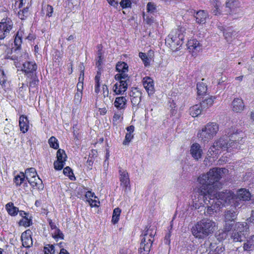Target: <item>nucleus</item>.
I'll return each mask as SVG.
<instances>
[{"instance_id":"c9c22d12","label":"nucleus","mask_w":254,"mask_h":254,"mask_svg":"<svg viewBox=\"0 0 254 254\" xmlns=\"http://www.w3.org/2000/svg\"><path fill=\"white\" fill-rule=\"evenodd\" d=\"M236 34L235 32L233 31L231 28H228L227 30L224 32V36L227 41H231L232 38L234 37Z\"/></svg>"},{"instance_id":"052dcab7","label":"nucleus","mask_w":254,"mask_h":254,"mask_svg":"<svg viewBox=\"0 0 254 254\" xmlns=\"http://www.w3.org/2000/svg\"><path fill=\"white\" fill-rule=\"evenodd\" d=\"M53 12V7L50 5H48L47 6V15L49 17H51Z\"/></svg>"},{"instance_id":"58836bf2","label":"nucleus","mask_w":254,"mask_h":254,"mask_svg":"<svg viewBox=\"0 0 254 254\" xmlns=\"http://www.w3.org/2000/svg\"><path fill=\"white\" fill-rule=\"evenodd\" d=\"M139 57L142 60L145 66H149L150 63V59L148 58L146 55L142 52L139 53Z\"/></svg>"},{"instance_id":"0e129e2a","label":"nucleus","mask_w":254,"mask_h":254,"mask_svg":"<svg viewBox=\"0 0 254 254\" xmlns=\"http://www.w3.org/2000/svg\"><path fill=\"white\" fill-rule=\"evenodd\" d=\"M127 133L132 134L134 130V127L133 126H130L127 128Z\"/></svg>"},{"instance_id":"4d7b16f0","label":"nucleus","mask_w":254,"mask_h":254,"mask_svg":"<svg viewBox=\"0 0 254 254\" xmlns=\"http://www.w3.org/2000/svg\"><path fill=\"white\" fill-rule=\"evenodd\" d=\"M82 96V92H77L74 96V101L76 103H80Z\"/></svg>"},{"instance_id":"b1692460","label":"nucleus","mask_w":254,"mask_h":254,"mask_svg":"<svg viewBox=\"0 0 254 254\" xmlns=\"http://www.w3.org/2000/svg\"><path fill=\"white\" fill-rule=\"evenodd\" d=\"M101 71H97V74L94 78L95 80V86H94V91L96 94H99L100 92H101V83H100V78L101 76Z\"/></svg>"},{"instance_id":"412c9836","label":"nucleus","mask_w":254,"mask_h":254,"mask_svg":"<svg viewBox=\"0 0 254 254\" xmlns=\"http://www.w3.org/2000/svg\"><path fill=\"white\" fill-rule=\"evenodd\" d=\"M244 251H251L254 249V235L248 237L243 244Z\"/></svg>"},{"instance_id":"72a5a7b5","label":"nucleus","mask_w":254,"mask_h":254,"mask_svg":"<svg viewBox=\"0 0 254 254\" xmlns=\"http://www.w3.org/2000/svg\"><path fill=\"white\" fill-rule=\"evenodd\" d=\"M197 93L199 95H202L204 94L207 91V86L202 82H198L197 84Z\"/></svg>"},{"instance_id":"2f4dec72","label":"nucleus","mask_w":254,"mask_h":254,"mask_svg":"<svg viewBox=\"0 0 254 254\" xmlns=\"http://www.w3.org/2000/svg\"><path fill=\"white\" fill-rule=\"evenodd\" d=\"M22 34L23 32L22 31H18L15 36L14 43L15 46H16L17 47V49H18L21 46L22 43Z\"/></svg>"},{"instance_id":"774afa93","label":"nucleus","mask_w":254,"mask_h":254,"mask_svg":"<svg viewBox=\"0 0 254 254\" xmlns=\"http://www.w3.org/2000/svg\"><path fill=\"white\" fill-rule=\"evenodd\" d=\"M121 253V254H132V252L129 249H123Z\"/></svg>"},{"instance_id":"e433bc0d","label":"nucleus","mask_w":254,"mask_h":254,"mask_svg":"<svg viewBox=\"0 0 254 254\" xmlns=\"http://www.w3.org/2000/svg\"><path fill=\"white\" fill-rule=\"evenodd\" d=\"M96 66L98 68V71H101L102 69V65L103 64V57H102L101 52L98 51Z\"/></svg>"},{"instance_id":"603ef678","label":"nucleus","mask_w":254,"mask_h":254,"mask_svg":"<svg viewBox=\"0 0 254 254\" xmlns=\"http://www.w3.org/2000/svg\"><path fill=\"white\" fill-rule=\"evenodd\" d=\"M131 2L130 0H122L120 2V5L123 8H127L130 7Z\"/></svg>"},{"instance_id":"f03ea898","label":"nucleus","mask_w":254,"mask_h":254,"mask_svg":"<svg viewBox=\"0 0 254 254\" xmlns=\"http://www.w3.org/2000/svg\"><path fill=\"white\" fill-rule=\"evenodd\" d=\"M228 134L229 136H223L215 140L209 148L206 159L209 158L210 162L212 163L217 159L218 155L222 151H231V148H238L239 145L243 143L242 132H238L237 130L233 133L228 132Z\"/></svg>"},{"instance_id":"ea45409f","label":"nucleus","mask_w":254,"mask_h":254,"mask_svg":"<svg viewBox=\"0 0 254 254\" xmlns=\"http://www.w3.org/2000/svg\"><path fill=\"white\" fill-rule=\"evenodd\" d=\"M29 14V8L26 7L18 12V17L22 20L25 19Z\"/></svg>"},{"instance_id":"4468645a","label":"nucleus","mask_w":254,"mask_h":254,"mask_svg":"<svg viewBox=\"0 0 254 254\" xmlns=\"http://www.w3.org/2000/svg\"><path fill=\"white\" fill-rule=\"evenodd\" d=\"M190 153L194 159L198 160L201 158L203 152L200 145L195 143L191 146Z\"/></svg>"},{"instance_id":"a211bd4d","label":"nucleus","mask_w":254,"mask_h":254,"mask_svg":"<svg viewBox=\"0 0 254 254\" xmlns=\"http://www.w3.org/2000/svg\"><path fill=\"white\" fill-rule=\"evenodd\" d=\"M234 208H231L229 210H228L225 212L224 215V220H227V221H233L237 218V215L238 214V212L237 211V208L235 207L234 205Z\"/></svg>"},{"instance_id":"1a4fd4ad","label":"nucleus","mask_w":254,"mask_h":254,"mask_svg":"<svg viewBox=\"0 0 254 254\" xmlns=\"http://www.w3.org/2000/svg\"><path fill=\"white\" fill-rule=\"evenodd\" d=\"M129 78L128 74H116L115 75V79L118 82L114 85L113 90L116 94H124L126 91Z\"/></svg>"},{"instance_id":"9d476101","label":"nucleus","mask_w":254,"mask_h":254,"mask_svg":"<svg viewBox=\"0 0 254 254\" xmlns=\"http://www.w3.org/2000/svg\"><path fill=\"white\" fill-rule=\"evenodd\" d=\"M13 22L10 18L3 19L0 22V40L9 37L13 29Z\"/></svg>"},{"instance_id":"79ce46f5","label":"nucleus","mask_w":254,"mask_h":254,"mask_svg":"<svg viewBox=\"0 0 254 254\" xmlns=\"http://www.w3.org/2000/svg\"><path fill=\"white\" fill-rule=\"evenodd\" d=\"M225 224L224 225V229L225 231L227 232H229L233 228V227H235L234 221H227V220H224Z\"/></svg>"},{"instance_id":"8fccbe9b","label":"nucleus","mask_w":254,"mask_h":254,"mask_svg":"<svg viewBox=\"0 0 254 254\" xmlns=\"http://www.w3.org/2000/svg\"><path fill=\"white\" fill-rule=\"evenodd\" d=\"M133 135L131 133H127L125 136V140L123 141L124 145H127L133 138Z\"/></svg>"},{"instance_id":"5701e85b","label":"nucleus","mask_w":254,"mask_h":254,"mask_svg":"<svg viewBox=\"0 0 254 254\" xmlns=\"http://www.w3.org/2000/svg\"><path fill=\"white\" fill-rule=\"evenodd\" d=\"M128 65L124 62H118L116 64V70L119 72L117 74H127L126 72L128 71Z\"/></svg>"},{"instance_id":"6e6d98bb","label":"nucleus","mask_w":254,"mask_h":254,"mask_svg":"<svg viewBox=\"0 0 254 254\" xmlns=\"http://www.w3.org/2000/svg\"><path fill=\"white\" fill-rule=\"evenodd\" d=\"M63 173L64 175L70 177L71 175H73L71 169L69 167H66L64 169Z\"/></svg>"},{"instance_id":"4c0bfd02","label":"nucleus","mask_w":254,"mask_h":254,"mask_svg":"<svg viewBox=\"0 0 254 254\" xmlns=\"http://www.w3.org/2000/svg\"><path fill=\"white\" fill-rule=\"evenodd\" d=\"M57 158L58 160L65 162L66 158V155L65 151L61 149H59L57 152Z\"/></svg>"},{"instance_id":"a19ab883","label":"nucleus","mask_w":254,"mask_h":254,"mask_svg":"<svg viewBox=\"0 0 254 254\" xmlns=\"http://www.w3.org/2000/svg\"><path fill=\"white\" fill-rule=\"evenodd\" d=\"M48 142L50 147L52 148L58 149L59 147L58 140L54 136L51 137L49 139Z\"/></svg>"},{"instance_id":"3c124183","label":"nucleus","mask_w":254,"mask_h":254,"mask_svg":"<svg viewBox=\"0 0 254 254\" xmlns=\"http://www.w3.org/2000/svg\"><path fill=\"white\" fill-rule=\"evenodd\" d=\"M147 10L148 12L154 13L156 10L155 5L151 2H148L147 5Z\"/></svg>"},{"instance_id":"ddd939ff","label":"nucleus","mask_w":254,"mask_h":254,"mask_svg":"<svg viewBox=\"0 0 254 254\" xmlns=\"http://www.w3.org/2000/svg\"><path fill=\"white\" fill-rule=\"evenodd\" d=\"M21 240L23 247H31L33 245V240L31 238V231L27 230L23 232L21 236Z\"/></svg>"},{"instance_id":"bf43d9fd","label":"nucleus","mask_w":254,"mask_h":254,"mask_svg":"<svg viewBox=\"0 0 254 254\" xmlns=\"http://www.w3.org/2000/svg\"><path fill=\"white\" fill-rule=\"evenodd\" d=\"M87 200L91 207L98 206V204L99 203V201H98L96 200L93 199H88Z\"/></svg>"},{"instance_id":"0eeeda50","label":"nucleus","mask_w":254,"mask_h":254,"mask_svg":"<svg viewBox=\"0 0 254 254\" xmlns=\"http://www.w3.org/2000/svg\"><path fill=\"white\" fill-rule=\"evenodd\" d=\"M249 231V226L246 222H237L235 224L233 231L230 234V240L234 242H241L246 238L245 233Z\"/></svg>"},{"instance_id":"f3484780","label":"nucleus","mask_w":254,"mask_h":254,"mask_svg":"<svg viewBox=\"0 0 254 254\" xmlns=\"http://www.w3.org/2000/svg\"><path fill=\"white\" fill-rule=\"evenodd\" d=\"M127 102L126 97H118L116 98L114 105L118 110L124 111L126 107Z\"/></svg>"},{"instance_id":"cd10ccee","label":"nucleus","mask_w":254,"mask_h":254,"mask_svg":"<svg viewBox=\"0 0 254 254\" xmlns=\"http://www.w3.org/2000/svg\"><path fill=\"white\" fill-rule=\"evenodd\" d=\"M14 182L17 186H20L23 184L24 186L26 184L24 174L20 172L18 175H16L14 178Z\"/></svg>"},{"instance_id":"6ab92c4d","label":"nucleus","mask_w":254,"mask_h":254,"mask_svg":"<svg viewBox=\"0 0 254 254\" xmlns=\"http://www.w3.org/2000/svg\"><path fill=\"white\" fill-rule=\"evenodd\" d=\"M31 186L34 189H43V185L42 180L38 176L37 174L35 177L32 178V180L30 179L27 181Z\"/></svg>"},{"instance_id":"9b49d317","label":"nucleus","mask_w":254,"mask_h":254,"mask_svg":"<svg viewBox=\"0 0 254 254\" xmlns=\"http://www.w3.org/2000/svg\"><path fill=\"white\" fill-rule=\"evenodd\" d=\"M120 181L121 186L126 190L130 188L129 175L127 171L124 169H120Z\"/></svg>"},{"instance_id":"6e6552de","label":"nucleus","mask_w":254,"mask_h":254,"mask_svg":"<svg viewBox=\"0 0 254 254\" xmlns=\"http://www.w3.org/2000/svg\"><path fill=\"white\" fill-rule=\"evenodd\" d=\"M184 30L182 28L173 30L168 35L167 42L174 49H178L182 44L184 40Z\"/></svg>"},{"instance_id":"dca6fc26","label":"nucleus","mask_w":254,"mask_h":254,"mask_svg":"<svg viewBox=\"0 0 254 254\" xmlns=\"http://www.w3.org/2000/svg\"><path fill=\"white\" fill-rule=\"evenodd\" d=\"M19 126L20 131L23 133H25L28 130L29 121L26 116L22 115L19 117Z\"/></svg>"},{"instance_id":"aec40b11","label":"nucleus","mask_w":254,"mask_h":254,"mask_svg":"<svg viewBox=\"0 0 254 254\" xmlns=\"http://www.w3.org/2000/svg\"><path fill=\"white\" fill-rule=\"evenodd\" d=\"M37 69V65L34 62H26L23 64L22 70L26 73H32Z\"/></svg>"},{"instance_id":"a18cd8bd","label":"nucleus","mask_w":254,"mask_h":254,"mask_svg":"<svg viewBox=\"0 0 254 254\" xmlns=\"http://www.w3.org/2000/svg\"><path fill=\"white\" fill-rule=\"evenodd\" d=\"M54 168L56 170H62L65 165L64 161L57 160L54 163Z\"/></svg>"},{"instance_id":"7c9ffc66","label":"nucleus","mask_w":254,"mask_h":254,"mask_svg":"<svg viewBox=\"0 0 254 254\" xmlns=\"http://www.w3.org/2000/svg\"><path fill=\"white\" fill-rule=\"evenodd\" d=\"M124 111L118 110L117 111L115 112L113 118V122L114 124H117L120 121H121L123 117Z\"/></svg>"},{"instance_id":"f8f14e48","label":"nucleus","mask_w":254,"mask_h":254,"mask_svg":"<svg viewBox=\"0 0 254 254\" xmlns=\"http://www.w3.org/2000/svg\"><path fill=\"white\" fill-rule=\"evenodd\" d=\"M142 84L149 95H152L155 91L153 80L149 76H145L142 79Z\"/></svg>"},{"instance_id":"a878e982","label":"nucleus","mask_w":254,"mask_h":254,"mask_svg":"<svg viewBox=\"0 0 254 254\" xmlns=\"http://www.w3.org/2000/svg\"><path fill=\"white\" fill-rule=\"evenodd\" d=\"M5 208L8 214L11 216H15L17 214L18 209L14 206L13 203L9 202L5 205Z\"/></svg>"},{"instance_id":"2eb2a0df","label":"nucleus","mask_w":254,"mask_h":254,"mask_svg":"<svg viewBox=\"0 0 254 254\" xmlns=\"http://www.w3.org/2000/svg\"><path fill=\"white\" fill-rule=\"evenodd\" d=\"M244 104L243 100L240 98H235L232 103V108L233 111L239 113L244 109Z\"/></svg>"},{"instance_id":"de8ad7c7","label":"nucleus","mask_w":254,"mask_h":254,"mask_svg":"<svg viewBox=\"0 0 254 254\" xmlns=\"http://www.w3.org/2000/svg\"><path fill=\"white\" fill-rule=\"evenodd\" d=\"M45 254H54V246L52 245H48L44 248Z\"/></svg>"},{"instance_id":"c756f323","label":"nucleus","mask_w":254,"mask_h":254,"mask_svg":"<svg viewBox=\"0 0 254 254\" xmlns=\"http://www.w3.org/2000/svg\"><path fill=\"white\" fill-rule=\"evenodd\" d=\"M187 45L190 50H194L196 51L200 50L199 43L195 39H191L188 41Z\"/></svg>"},{"instance_id":"f257e3e1","label":"nucleus","mask_w":254,"mask_h":254,"mask_svg":"<svg viewBox=\"0 0 254 254\" xmlns=\"http://www.w3.org/2000/svg\"><path fill=\"white\" fill-rule=\"evenodd\" d=\"M227 171L225 168L214 167L198 177L197 182L200 186L192 195L193 207L195 209L200 207L207 208L205 212L207 214L209 208H213V206L217 202L216 199L220 192H217V190L222 186L220 180Z\"/></svg>"},{"instance_id":"7ed1b4c3","label":"nucleus","mask_w":254,"mask_h":254,"mask_svg":"<svg viewBox=\"0 0 254 254\" xmlns=\"http://www.w3.org/2000/svg\"><path fill=\"white\" fill-rule=\"evenodd\" d=\"M218 196L216 204L213 206V208L208 209V215H212L216 213L221 207L229 205L240 208L242 205V201L250 199L251 195L249 190L241 189L237 191L236 195L232 191L226 190L220 192Z\"/></svg>"},{"instance_id":"37998d69","label":"nucleus","mask_w":254,"mask_h":254,"mask_svg":"<svg viewBox=\"0 0 254 254\" xmlns=\"http://www.w3.org/2000/svg\"><path fill=\"white\" fill-rule=\"evenodd\" d=\"M52 234L53 237L55 239H64V235L61 230L57 228L55 230H54L53 232H52Z\"/></svg>"},{"instance_id":"4be33fe9","label":"nucleus","mask_w":254,"mask_h":254,"mask_svg":"<svg viewBox=\"0 0 254 254\" xmlns=\"http://www.w3.org/2000/svg\"><path fill=\"white\" fill-rule=\"evenodd\" d=\"M207 13L203 10H200L196 12L194 17L197 23L203 24L205 22L206 18L207 17Z\"/></svg>"},{"instance_id":"13d9d810","label":"nucleus","mask_w":254,"mask_h":254,"mask_svg":"<svg viewBox=\"0 0 254 254\" xmlns=\"http://www.w3.org/2000/svg\"><path fill=\"white\" fill-rule=\"evenodd\" d=\"M130 96L131 98L133 97V96H134V97H141V93L138 90L135 89L134 90L132 91Z\"/></svg>"},{"instance_id":"39448f33","label":"nucleus","mask_w":254,"mask_h":254,"mask_svg":"<svg viewBox=\"0 0 254 254\" xmlns=\"http://www.w3.org/2000/svg\"><path fill=\"white\" fill-rule=\"evenodd\" d=\"M219 130V125L215 123H209L198 131L197 137L201 142L206 143L212 139Z\"/></svg>"},{"instance_id":"bb28decb","label":"nucleus","mask_w":254,"mask_h":254,"mask_svg":"<svg viewBox=\"0 0 254 254\" xmlns=\"http://www.w3.org/2000/svg\"><path fill=\"white\" fill-rule=\"evenodd\" d=\"M24 174L26 181H28L30 179L32 180V178L34 177H35L37 174L35 169L34 168H30L26 169L25 173Z\"/></svg>"},{"instance_id":"20e7f679","label":"nucleus","mask_w":254,"mask_h":254,"mask_svg":"<svg viewBox=\"0 0 254 254\" xmlns=\"http://www.w3.org/2000/svg\"><path fill=\"white\" fill-rule=\"evenodd\" d=\"M216 228V224L214 221L208 218H203L192 228L191 233L195 238L204 239L211 235Z\"/></svg>"},{"instance_id":"69168bd1","label":"nucleus","mask_w":254,"mask_h":254,"mask_svg":"<svg viewBox=\"0 0 254 254\" xmlns=\"http://www.w3.org/2000/svg\"><path fill=\"white\" fill-rule=\"evenodd\" d=\"M49 225L51 228V229L54 231L56 229H57L56 224L55 223L53 222L51 220H50L49 221Z\"/></svg>"},{"instance_id":"c85d7f7f","label":"nucleus","mask_w":254,"mask_h":254,"mask_svg":"<svg viewBox=\"0 0 254 254\" xmlns=\"http://www.w3.org/2000/svg\"><path fill=\"white\" fill-rule=\"evenodd\" d=\"M214 99L215 98L212 96L207 98L201 102H200V104L201 105L203 109L205 110L212 105Z\"/></svg>"},{"instance_id":"49530a36","label":"nucleus","mask_w":254,"mask_h":254,"mask_svg":"<svg viewBox=\"0 0 254 254\" xmlns=\"http://www.w3.org/2000/svg\"><path fill=\"white\" fill-rule=\"evenodd\" d=\"M7 81V77L4 74V71L0 69V84L4 86Z\"/></svg>"},{"instance_id":"338daca9","label":"nucleus","mask_w":254,"mask_h":254,"mask_svg":"<svg viewBox=\"0 0 254 254\" xmlns=\"http://www.w3.org/2000/svg\"><path fill=\"white\" fill-rule=\"evenodd\" d=\"M109 3L113 6L114 7H117L118 5V3L117 1H115L114 0H107Z\"/></svg>"},{"instance_id":"e2e57ef3","label":"nucleus","mask_w":254,"mask_h":254,"mask_svg":"<svg viewBox=\"0 0 254 254\" xmlns=\"http://www.w3.org/2000/svg\"><path fill=\"white\" fill-rule=\"evenodd\" d=\"M77 92H82L83 88V83L78 82L77 84Z\"/></svg>"},{"instance_id":"5fc2aeb1","label":"nucleus","mask_w":254,"mask_h":254,"mask_svg":"<svg viewBox=\"0 0 254 254\" xmlns=\"http://www.w3.org/2000/svg\"><path fill=\"white\" fill-rule=\"evenodd\" d=\"M214 3H215L214 9L212 11V13L214 15H217L219 12V7L220 6V2L217 0H214Z\"/></svg>"},{"instance_id":"423d86ee","label":"nucleus","mask_w":254,"mask_h":254,"mask_svg":"<svg viewBox=\"0 0 254 254\" xmlns=\"http://www.w3.org/2000/svg\"><path fill=\"white\" fill-rule=\"evenodd\" d=\"M155 234V229L150 228L142 232L141 235V243L139 250L140 254H149Z\"/></svg>"},{"instance_id":"680f3d73","label":"nucleus","mask_w":254,"mask_h":254,"mask_svg":"<svg viewBox=\"0 0 254 254\" xmlns=\"http://www.w3.org/2000/svg\"><path fill=\"white\" fill-rule=\"evenodd\" d=\"M85 197L86 198L88 199H92L93 197L96 198V197L95 196V194L93 192H92L91 191H88L86 194Z\"/></svg>"},{"instance_id":"473e14b6","label":"nucleus","mask_w":254,"mask_h":254,"mask_svg":"<svg viewBox=\"0 0 254 254\" xmlns=\"http://www.w3.org/2000/svg\"><path fill=\"white\" fill-rule=\"evenodd\" d=\"M121 213V210L118 207L116 208L114 210L112 219V222L113 224H115L118 222L120 219Z\"/></svg>"},{"instance_id":"864d4df0","label":"nucleus","mask_w":254,"mask_h":254,"mask_svg":"<svg viewBox=\"0 0 254 254\" xmlns=\"http://www.w3.org/2000/svg\"><path fill=\"white\" fill-rule=\"evenodd\" d=\"M141 97H134V96H133V97L131 98V102L133 106L139 105Z\"/></svg>"},{"instance_id":"f704fd0d","label":"nucleus","mask_w":254,"mask_h":254,"mask_svg":"<svg viewBox=\"0 0 254 254\" xmlns=\"http://www.w3.org/2000/svg\"><path fill=\"white\" fill-rule=\"evenodd\" d=\"M226 7L234 9L235 7L240 6V2L237 0H228L226 2Z\"/></svg>"},{"instance_id":"09e8293b","label":"nucleus","mask_w":254,"mask_h":254,"mask_svg":"<svg viewBox=\"0 0 254 254\" xmlns=\"http://www.w3.org/2000/svg\"><path fill=\"white\" fill-rule=\"evenodd\" d=\"M101 91V92H100V93H101L103 95L104 98L109 96V90L106 85L103 84L102 85Z\"/></svg>"},{"instance_id":"c03bdc74","label":"nucleus","mask_w":254,"mask_h":254,"mask_svg":"<svg viewBox=\"0 0 254 254\" xmlns=\"http://www.w3.org/2000/svg\"><path fill=\"white\" fill-rule=\"evenodd\" d=\"M228 232L225 231L224 229L219 231V233L216 236L217 240L219 241H221L226 239L228 236Z\"/></svg>"},{"instance_id":"393cba45","label":"nucleus","mask_w":254,"mask_h":254,"mask_svg":"<svg viewBox=\"0 0 254 254\" xmlns=\"http://www.w3.org/2000/svg\"><path fill=\"white\" fill-rule=\"evenodd\" d=\"M203 110V109L200 104L195 105L190 108V115L193 117H197L201 114Z\"/></svg>"}]
</instances>
